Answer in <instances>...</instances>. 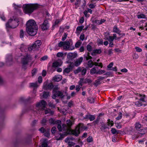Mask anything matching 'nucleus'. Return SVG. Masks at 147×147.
<instances>
[{"label":"nucleus","instance_id":"1","mask_svg":"<svg viewBox=\"0 0 147 147\" xmlns=\"http://www.w3.org/2000/svg\"><path fill=\"white\" fill-rule=\"evenodd\" d=\"M73 124L70 120H68L66 121L67 126L65 125V136L67 134H72L76 136H78L80 133V131L84 130L87 129V127L84 125L82 123H79L74 130L71 129L70 127Z\"/></svg>","mask_w":147,"mask_h":147},{"label":"nucleus","instance_id":"2","mask_svg":"<svg viewBox=\"0 0 147 147\" xmlns=\"http://www.w3.org/2000/svg\"><path fill=\"white\" fill-rule=\"evenodd\" d=\"M26 31L30 35L34 36L37 33L38 27L35 21L33 20H29L26 24Z\"/></svg>","mask_w":147,"mask_h":147},{"label":"nucleus","instance_id":"3","mask_svg":"<svg viewBox=\"0 0 147 147\" xmlns=\"http://www.w3.org/2000/svg\"><path fill=\"white\" fill-rule=\"evenodd\" d=\"M47 104L46 102L42 100L38 102L36 106H31L29 108V109L32 111V112L35 114L38 113H40V110L45 109Z\"/></svg>","mask_w":147,"mask_h":147},{"label":"nucleus","instance_id":"4","mask_svg":"<svg viewBox=\"0 0 147 147\" xmlns=\"http://www.w3.org/2000/svg\"><path fill=\"white\" fill-rule=\"evenodd\" d=\"M38 7L36 5L30 4L24 5L23 8L24 11L26 13H31L34 10L36 9Z\"/></svg>","mask_w":147,"mask_h":147},{"label":"nucleus","instance_id":"5","mask_svg":"<svg viewBox=\"0 0 147 147\" xmlns=\"http://www.w3.org/2000/svg\"><path fill=\"white\" fill-rule=\"evenodd\" d=\"M19 21L17 19L13 18L10 19L8 22L6 24V28L7 29L9 28H14L18 26L19 25L18 22Z\"/></svg>","mask_w":147,"mask_h":147},{"label":"nucleus","instance_id":"6","mask_svg":"<svg viewBox=\"0 0 147 147\" xmlns=\"http://www.w3.org/2000/svg\"><path fill=\"white\" fill-rule=\"evenodd\" d=\"M32 60V57L29 54H27L25 56L22 58L21 59V62L22 64V68L26 69V65Z\"/></svg>","mask_w":147,"mask_h":147},{"label":"nucleus","instance_id":"7","mask_svg":"<svg viewBox=\"0 0 147 147\" xmlns=\"http://www.w3.org/2000/svg\"><path fill=\"white\" fill-rule=\"evenodd\" d=\"M41 41L39 40L36 41L32 45L28 47V50L30 52H32L37 50L41 45Z\"/></svg>","mask_w":147,"mask_h":147},{"label":"nucleus","instance_id":"8","mask_svg":"<svg viewBox=\"0 0 147 147\" xmlns=\"http://www.w3.org/2000/svg\"><path fill=\"white\" fill-rule=\"evenodd\" d=\"M59 88L57 86H55L53 88V95L52 96V98L55 99L57 96H60L62 97L63 96V93L61 92L57 91Z\"/></svg>","mask_w":147,"mask_h":147},{"label":"nucleus","instance_id":"9","mask_svg":"<svg viewBox=\"0 0 147 147\" xmlns=\"http://www.w3.org/2000/svg\"><path fill=\"white\" fill-rule=\"evenodd\" d=\"M66 63H70L68 67L65 69V72L68 73L71 71H72L73 67L74 65L73 62H72L69 61H67Z\"/></svg>","mask_w":147,"mask_h":147},{"label":"nucleus","instance_id":"10","mask_svg":"<svg viewBox=\"0 0 147 147\" xmlns=\"http://www.w3.org/2000/svg\"><path fill=\"white\" fill-rule=\"evenodd\" d=\"M135 94L136 96L135 97L136 99L140 101H141L142 102H147L145 100V98L146 96L144 94H142L138 93H135Z\"/></svg>","mask_w":147,"mask_h":147},{"label":"nucleus","instance_id":"11","mask_svg":"<svg viewBox=\"0 0 147 147\" xmlns=\"http://www.w3.org/2000/svg\"><path fill=\"white\" fill-rule=\"evenodd\" d=\"M71 41V40L69 39V40H66L65 41V50L71 51L74 49V47L70 45Z\"/></svg>","mask_w":147,"mask_h":147},{"label":"nucleus","instance_id":"12","mask_svg":"<svg viewBox=\"0 0 147 147\" xmlns=\"http://www.w3.org/2000/svg\"><path fill=\"white\" fill-rule=\"evenodd\" d=\"M62 40L63 41H60L57 45L55 47V50H59L60 48H63L64 49V37H63L62 38Z\"/></svg>","mask_w":147,"mask_h":147},{"label":"nucleus","instance_id":"13","mask_svg":"<svg viewBox=\"0 0 147 147\" xmlns=\"http://www.w3.org/2000/svg\"><path fill=\"white\" fill-rule=\"evenodd\" d=\"M40 26L43 30H47L49 28V24L47 20H45Z\"/></svg>","mask_w":147,"mask_h":147},{"label":"nucleus","instance_id":"14","mask_svg":"<svg viewBox=\"0 0 147 147\" xmlns=\"http://www.w3.org/2000/svg\"><path fill=\"white\" fill-rule=\"evenodd\" d=\"M77 53L75 52L69 53L67 55V57L68 58L70 59H69L68 61H69L71 62L72 61V59L75 58L77 56Z\"/></svg>","mask_w":147,"mask_h":147},{"label":"nucleus","instance_id":"15","mask_svg":"<svg viewBox=\"0 0 147 147\" xmlns=\"http://www.w3.org/2000/svg\"><path fill=\"white\" fill-rule=\"evenodd\" d=\"M83 59V58L82 57H81L80 58L77 59L74 64V66L77 67L79 65L82 63Z\"/></svg>","mask_w":147,"mask_h":147},{"label":"nucleus","instance_id":"16","mask_svg":"<svg viewBox=\"0 0 147 147\" xmlns=\"http://www.w3.org/2000/svg\"><path fill=\"white\" fill-rule=\"evenodd\" d=\"M74 140V138L72 137H68L66 138L65 140V142H68V145L69 146H74L75 144L73 142H71L70 141Z\"/></svg>","mask_w":147,"mask_h":147},{"label":"nucleus","instance_id":"17","mask_svg":"<svg viewBox=\"0 0 147 147\" xmlns=\"http://www.w3.org/2000/svg\"><path fill=\"white\" fill-rule=\"evenodd\" d=\"M12 58L11 55H7L6 57V61L7 65H10L12 63Z\"/></svg>","mask_w":147,"mask_h":147},{"label":"nucleus","instance_id":"18","mask_svg":"<svg viewBox=\"0 0 147 147\" xmlns=\"http://www.w3.org/2000/svg\"><path fill=\"white\" fill-rule=\"evenodd\" d=\"M62 64V62L61 60H58L54 62L53 63L52 66L53 67H56L61 66Z\"/></svg>","mask_w":147,"mask_h":147},{"label":"nucleus","instance_id":"19","mask_svg":"<svg viewBox=\"0 0 147 147\" xmlns=\"http://www.w3.org/2000/svg\"><path fill=\"white\" fill-rule=\"evenodd\" d=\"M62 79V77L60 75H56L53 78L54 81L58 82L60 81Z\"/></svg>","mask_w":147,"mask_h":147},{"label":"nucleus","instance_id":"20","mask_svg":"<svg viewBox=\"0 0 147 147\" xmlns=\"http://www.w3.org/2000/svg\"><path fill=\"white\" fill-rule=\"evenodd\" d=\"M102 52V51L100 49H95L91 53V55H95L96 54H100Z\"/></svg>","mask_w":147,"mask_h":147},{"label":"nucleus","instance_id":"21","mask_svg":"<svg viewBox=\"0 0 147 147\" xmlns=\"http://www.w3.org/2000/svg\"><path fill=\"white\" fill-rule=\"evenodd\" d=\"M49 122L51 124H56L57 123H60V121L59 120H56L55 119L51 118L49 120Z\"/></svg>","mask_w":147,"mask_h":147},{"label":"nucleus","instance_id":"22","mask_svg":"<svg viewBox=\"0 0 147 147\" xmlns=\"http://www.w3.org/2000/svg\"><path fill=\"white\" fill-rule=\"evenodd\" d=\"M105 21V20L104 19H101L100 20H95L94 21L95 23L98 24H101Z\"/></svg>","mask_w":147,"mask_h":147},{"label":"nucleus","instance_id":"23","mask_svg":"<svg viewBox=\"0 0 147 147\" xmlns=\"http://www.w3.org/2000/svg\"><path fill=\"white\" fill-rule=\"evenodd\" d=\"M107 128V125L103 123L101 124L100 129L102 131H105V129Z\"/></svg>","mask_w":147,"mask_h":147},{"label":"nucleus","instance_id":"24","mask_svg":"<svg viewBox=\"0 0 147 147\" xmlns=\"http://www.w3.org/2000/svg\"><path fill=\"white\" fill-rule=\"evenodd\" d=\"M109 34V33H108V35ZM105 36H107V38H109L110 39L112 40H116L117 39V36L114 37H113L112 36L108 35H105Z\"/></svg>","mask_w":147,"mask_h":147},{"label":"nucleus","instance_id":"25","mask_svg":"<svg viewBox=\"0 0 147 147\" xmlns=\"http://www.w3.org/2000/svg\"><path fill=\"white\" fill-rule=\"evenodd\" d=\"M30 87H33L34 89L37 88L39 86V85H38L37 82H35L34 83H30Z\"/></svg>","mask_w":147,"mask_h":147},{"label":"nucleus","instance_id":"26","mask_svg":"<svg viewBox=\"0 0 147 147\" xmlns=\"http://www.w3.org/2000/svg\"><path fill=\"white\" fill-rule=\"evenodd\" d=\"M20 49L21 51L23 52H26L27 51L26 47L23 44L21 45Z\"/></svg>","mask_w":147,"mask_h":147},{"label":"nucleus","instance_id":"27","mask_svg":"<svg viewBox=\"0 0 147 147\" xmlns=\"http://www.w3.org/2000/svg\"><path fill=\"white\" fill-rule=\"evenodd\" d=\"M105 38L106 40H108L109 42V47H113V40H112L110 39H109L108 38H107V36H105Z\"/></svg>","mask_w":147,"mask_h":147},{"label":"nucleus","instance_id":"28","mask_svg":"<svg viewBox=\"0 0 147 147\" xmlns=\"http://www.w3.org/2000/svg\"><path fill=\"white\" fill-rule=\"evenodd\" d=\"M30 98L29 97L27 98L24 97H22L20 98V101L22 102H26L30 99Z\"/></svg>","mask_w":147,"mask_h":147},{"label":"nucleus","instance_id":"29","mask_svg":"<svg viewBox=\"0 0 147 147\" xmlns=\"http://www.w3.org/2000/svg\"><path fill=\"white\" fill-rule=\"evenodd\" d=\"M141 101L139 100L138 101L135 102V105L137 107H140L142 106L143 104Z\"/></svg>","mask_w":147,"mask_h":147},{"label":"nucleus","instance_id":"30","mask_svg":"<svg viewBox=\"0 0 147 147\" xmlns=\"http://www.w3.org/2000/svg\"><path fill=\"white\" fill-rule=\"evenodd\" d=\"M45 110V113L46 114H49L50 115H52L53 113V112L51 111L49 109H47Z\"/></svg>","mask_w":147,"mask_h":147},{"label":"nucleus","instance_id":"31","mask_svg":"<svg viewBox=\"0 0 147 147\" xmlns=\"http://www.w3.org/2000/svg\"><path fill=\"white\" fill-rule=\"evenodd\" d=\"M88 67L89 68H91L94 65V63L92 62V60H90L88 61L87 63Z\"/></svg>","mask_w":147,"mask_h":147},{"label":"nucleus","instance_id":"32","mask_svg":"<svg viewBox=\"0 0 147 147\" xmlns=\"http://www.w3.org/2000/svg\"><path fill=\"white\" fill-rule=\"evenodd\" d=\"M94 98L92 97H90L87 98L88 102L91 104L94 103Z\"/></svg>","mask_w":147,"mask_h":147},{"label":"nucleus","instance_id":"33","mask_svg":"<svg viewBox=\"0 0 147 147\" xmlns=\"http://www.w3.org/2000/svg\"><path fill=\"white\" fill-rule=\"evenodd\" d=\"M42 95L41 96V97L42 98H47L49 95V92H43L42 93Z\"/></svg>","mask_w":147,"mask_h":147},{"label":"nucleus","instance_id":"34","mask_svg":"<svg viewBox=\"0 0 147 147\" xmlns=\"http://www.w3.org/2000/svg\"><path fill=\"white\" fill-rule=\"evenodd\" d=\"M50 132V129H46V130L44 132V135L45 136L47 137H49L50 136V134L49 133Z\"/></svg>","mask_w":147,"mask_h":147},{"label":"nucleus","instance_id":"35","mask_svg":"<svg viewBox=\"0 0 147 147\" xmlns=\"http://www.w3.org/2000/svg\"><path fill=\"white\" fill-rule=\"evenodd\" d=\"M120 30L119 29L117 28L116 26H115L113 27V32L116 33H118V32H119Z\"/></svg>","mask_w":147,"mask_h":147},{"label":"nucleus","instance_id":"36","mask_svg":"<svg viewBox=\"0 0 147 147\" xmlns=\"http://www.w3.org/2000/svg\"><path fill=\"white\" fill-rule=\"evenodd\" d=\"M119 131L113 128H112L111 129V133L113 134H118Z\"/></svg>","mask_w":147,"mask_h":147},{"label":"nucleus","instance_id":"37","mask_svg":"<svg viewBox=\"0 0 147 147\" xmlns=\"http://www.w3.org/2000/svg\"><path fill=\"white\" fill-rule=\"evenodd\" d=\"M82 69V67H79L77 69L74 71V72L75 74H77L78 73L81 72Z\"/></svg>","mask_w":147,"mask_h":147},{"label":"nucleus","instance_id":"38","mask_svg":"<svg viewBox=\"0 0 147 147\" xmlns=\"http://www.w3.org/2000/svg\"><path fill=\"white\" fill-rule=\"evenodd\" d=\"M83 83L85 84L86 83H91L92 82V81L90 79L88 78H86L84 80L83 79Z\"/></svg>","mask_w":147,"mask_h":147},{"label":"nucleus","instance_id":"39","mask_svg":"<svg viewBox=\"0 0 147 147\" xmlns=\"http://www.w3.org/2000/svg\"><path fill=\"white\" fill-rule=\"evenodd\" d=\"M81 75H85L86 74L87 71V69L86 68L84 67H82V69H81Z\"/></svg>","mask_w":147,"mask_h":147},{"label":"nucleus","instance_id":"40","mask_svg":"<svg viewBox=\"0 0 147 147\" xmlns=\"http://www.w3.org/2000/svg\"><path fill=\"white\" fill-rule=\"evenodd\" d=\"M96 70L95 67L92 68L90 71V74L92 75H93L95 74H96Z\"/></svg>","mask_w":147,"mask_h":147},{"label":"nucleus","instance_id":"41","mask_svg":"<svg viewBox=\"0 0 147 147\" xmlns=\"http://www.w3.org/2000/svg\"><path fill=\"white\" fill-rule=\"evenodd\" d=\"M135 127L136 129L138 130L141 127V125L139 122L136 123L135 124Z\"/></svg>","mask_w":147,"mask_h":147},{"label":"nucleus","instance_id":"42","mask_svg":"<svg viewBox=\"0 0 147 147\" xmlns=\"http://www.w3.org/2000/svg\"><path fill=\"white\" fill-rule=\"evenodd\" d=\"M84 27V26H78L76 29V31L81 32Z\"/></svg>","mask_w":147,"mask_h":147},{"label":"nucleus","instance_id":"43","mask_svg":"<svg viewBox=\"0 0 147 147\" xmlns=\"http://www.w3.org/2000/svg\"><path fill=\"white\" fill-rule=\"evenodd\" d=\"M20 37L21 38H23L24 37V32L23 30H20Z\"/></svg>","mask_w":147,"mask_h":147},{"label":"nucleus","instance_id":"44","mask_svg":"<svg viewBox=\"0 0 147 147\" xmlns=\"http://www.w3.org/2000/svg\"><path fill=\"white\" fill-rule=\"evenodd\" d=\"M61 121H60V123H57L56 124L57 125V128L59 131H62V127L61 126Z\"/></svg>","mask_w":147,"mask_h":147},{"label":"nucleus","instance_id":"45","mask_svg":"<svg viewBox=\"0 0 147 147\" xmlns=\"http://www.w3.org/2000/svg\"><path fill=\"white\" fill-rule=\"evenodd\" d=\"M144 134V133L142 134H138L139 136H138L136 135H133L132 136V138L133 140L137 138H138L139 136H140V135H141L140 136H142V135Z\"/></svg>","mask_w":147,"mask_h":147},{"label":"nucleus","instance_id":"46","mask_svg":"<svg viewBox=\"0 0 147 147\" xmlns=\"http://www.w3.org/2000/svg\"><path fill=\"white\" fill-rule=\"evenodd\" d=\"M137 17L138 19L145 18H146L145 15L143 14H141L140 15H138L137 16Z\"/></svg>","mask_w":147,"mask_h":147},{"label":"nucleus","instance_id":"47","mask_svg":"<svg viewBox=\"0 0 147 147\" xmlns=\"http://www.w3.org/2000/svg\"><path fill=\"white\" fill-rule=\"evenodd\" d=\"M44 140V141L42 144V147H47V140L45 139Z\"/></svg>","mask_w":147,"mask_h":147},{"label":"nucleus","instance_id":"48","mask_svg":"<svg viewBox=\"0 0 147 147\" xmlns=\"http://www.w3.org/2000/svg\"><path fill=\"white\" fill-rule=\"evenodd\" d=\"M100 84V81L97 79L95 81L94 85L95 86H97L98 85Z\"/></svg>","mask_w":147,"mask_h":147},{"label":"nucleus","instance_id":"49","mask_svg":"<svg viewBox=\"0 0 147 147\" xmlns=\"http://www.w3.org/2000/svg\"><path fill=\"white\" fill-rule=\"evenodd\" d=\"M82 42L80 41H78L77 42L75 45V46L76 48H78L82 44Z\"/></svg>","mask_w":147,"mask_h":147},{"label":"nucleus","instance_id":"50","mask_svg":"<svg viewBox=\"0 0 147 147\" xmlns=\"http://www.w3.org/2000/svg\"><path fill=\"white\" fill-rule=\"evenodd\" d=\"M95 117L94 115L90 114L89 118V119L90 121L94 120L95 119Z\"/></svg>","mask_w":147,"mask_h":147},{"label":"nucleus","instance_id":"51","mask_svg":"<svg viewBox=\"0 0 147 147\" xmlns=\"http://www.w3.org/2000/svg\"><path fill=\"white\" fill-rule=\"evenodd\" d=\"M61 21V20L60 19L56 20L55 21L54 24L53 25V27L54 26H55L57 25L59 22Z\"/></svg>","mask_w":147,"mask_h":147},{"label":"nucleus","instance_id":"52","mask_svg":"<svg viewBox=\"0 0 147 147\" xmlns=\"http://www.w3.org/2000/svg\"><path fill=\"white\" fill-rule=\"evenodd\" d=\"M86 47L87 50L88 51L90 52L92 50V47L90 45H87Z\"/></svg>","mask_w":147,"mask_h":147},{"label":"nucleus","instance_id":"53","mask_svg":"<svg viewBox=\"0 0 147 147\" xmlns=\"http://www.w3.org/2000/svg\"><path fill=\"white\" fill-rule=\"evenodd\" d=\"M48 85L47 83H44L43 84V89L44 90H48Z\"/></svg>","mask_w":147,"mask_h":147},{"label":"nucleus","instance_id":"54","mask_svg":"<svg viewBox=\"0 0 147 147\" xmlns=\"http://www.w3.org/2000/svg\"><path fill=\"white\" fill-rule=\"evenodd\" d=\"M37 72V69L36 68H34L32 70V76H34L36 74Z\"/></svg>","mask_w":147,"mask_h":147},{"label":"nucleus","instance_id":"55","mask_svg":"<svg viewBox=\"0 0 147 147\" xmlns=\"http://www.w3.org/2000/svg\"><path fill=\"white\" fill-rule=\"evenodd\" d=\"M122 114L121 113L119 112L118 116L116 118V119L117 120H119L121 119L122 117Z\"/></svg>","mask_w":147,"mask_h":147},{"label":"nucleus","instance_id":"56","mask_svg":"<svg viewBox=\"0 0 147 147\" xmlns=\"http://www.w3.org/2000/svg\"><path fill=\"white\" fill-rule=\"evenodd\" d=\"M48 88L49 90H51L53 87L54 86L52 83H50L48 85Z\"/></svg>","mask_w":147,"mask_h":147},{"label":"nucleus","instance_id":"57","mask_svg":"<svg viewBox=\"0 0 147 147\" xmlns=\"http://www.w3.org/2000/svg\"><path fill=\"white\" fill-rule=\"evenodd\" d=\"M63 55V52H58L57 53V57H62Z\"/></svg>","mask_w":147,"mask_h":147},{"label":"nucleus","instance_id":"58","mask_svg":"<svg viewBox=\"0 0 147 147\" xmlns=\"http://www.w3.org/2000/svg\"><path fill=\"white\" fill-rule=\"evenodd\" d=\"M105 70H99V71L97 72L96 74H101L105 72Z\"/></svg>","mask_w":147,"mask_h":147},{"label":"nucleus","instance_id":"59","mask_svg":"<svg viewBox=\"0 0 147 147\" xmlns=\"http://www.w3.org/2000/svg\"><path fill=\"white\" fill-rule=\"evenodd\" d=\"M47 121V120L45 118H43L41 120V124L43 125H45L46 124V123Z\"/></svg>","mask_w":147,"mask_h":147},{"label":"nucleus","instance_id":"60","mask_svg":"<svg viewBox=\"0 0 147 147\" xmlns=\"http://www.w3.org/2000/svg\"><path fill=\"white\" fill-rule=\"evenodd\" d=\"M83 79H80V81L78 82V84H79V86H80V87H82V83H83Z\"/></svg>","mask_w":147,"mask_h":147},{"label":"nucleus","instance_id":"61","mask_svg":"<svg viewBox=\"0 0 147 147\" xmlns=\"http://www.w3.org/2000/svg\"><path fill=\"white\" fill-rule=\"evenodd\" d=\"M39 130L42 133H44L46 129H45L44 127H42L39 129Z\"/></svg>","mask_w":147,"mask_h":147},{"label":"nucleus","instance_id":"62","mask_svg":"<svg viewBox=\"0 0 147 147\" xmlns=\"http://www.w3.org/2000/svg\"><path fill=\"white\" fill-rule=\"evenodd\" d=\"M108 125H111V126H112L113 125V121H111V120L110 119H108Z\"/></svg>","mask_w":147,"mask_h":147},{"label":"nucleus","instance_id":"63","mask_svg":"<svg viewBox=\"0 0 147 147\" xmlns=\"http://www.w3.org/2000/svg\"><path fill=\"white\" fill-rule=\"evenodd\" d=\"M93 141V139L92 137L89 136L87 139V141L88 142H90Z\"/></svg>","mask_w":147,"mask_h":147},{"label":"nucleus","instance_id":"64","mask_svg":"<svg viewBox=\"0 0 147 147\" xmlns=\"http://www.w3.org/2000/svg\"><path fill=\"white\" fill-rule=\"evenodd\" d=\"M135 49L137 52H140L142 51V49L138 47H135Z\"/></svg>","mask_w":147,"mask_h":147}]
</instances>
